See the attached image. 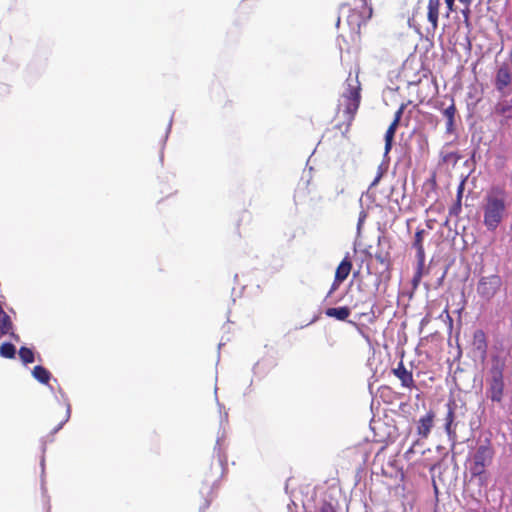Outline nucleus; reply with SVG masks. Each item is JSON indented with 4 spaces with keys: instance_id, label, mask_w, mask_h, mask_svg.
<instances>
[{
    "instance_id": "4",
    "label": "nucleus",
    "mask_w": 512,
    "mask_h": 512,
    "mask_svg": "<svg viewBox=\"0 0 512 512\" xmlns=\"http://www.w3.org/2000/svg\"><path fill=\"white\" fill-rule=\"evenodd\" d=\"M494 455L495 450L489 441L478 446L472 455L469 464V472L471 476L479 478L481 482H485L486 477L484 475L487 467L491 465Z\"/></svg>"
},
{
    "instance_id": "1",
    "label": "nucleus",
    "mask_w": 512,
    "mask_h": 512,
    "mask_svg": "<svg viewBox=\"0 0 512 512\" xmlns=\"http://www.w3.org/2000/svg\"><path fill=\"white\" fill-rule=\"evenodd\" d=\"M507 210V193L501 188H492L487 192L483 203V223L488 230L494 231L503 221Z\"/></svg>"
},
{
    "instance_id": "26",
    "label": "nucleus",
    "mask_w": 512,
    "mask_h": 512,
    "mask_svg": "<svg viewBox=\"0 0 512 512\" xmlns=\"http://www.w3.org/2000/svg\"><path fill=\"white\" fill-rule=\"evenodd\" d=\"M462 185L458 189V195H457V203L453 209L450 210V213L458 214V212L461 210V198H462Z\"/></svg>"
},
{
    "instance_id": "34",
    "label": "nucleus",
    "mask_w": 512,
    "mask_h": 512,
    "mask_svg": "<svg viewBox=\"0 0 512 512\" xmlns=\"http://www.w3.org/2000/svg\"><path fill=\"white\" fill-rule=\"evenodd\" d=\"M411 453H413V448H410L405 452V457L408 458L409 454Z\"/></svg>"
},
{
    "instance_id": "12",
    "label": "nucleus",
    "mask_w": 512,
    "mask_h": 512,
    "mask_svg": "<svg viewBox=\"0 0 512 512\" xmlns=\"http://www.w3.org/2000/svg\"><path fill=\"white\" fill-rule=\"evenodd\" d=\"M441 0H428L427 4V20L432 30L438 28Z\"/></svg>"
},
{
    "instance_id": "6",
    "label": "nucleus",
    "mask_w": 512,
    "mask_h": 512,
    "mask_svg": "<svg viewBox=\"0 0 512 512\" xmlns=\"http://www.w3.org/2000/svg\"><path fill=\"white\" fill-rule=\"evenodd\" d=\"M392 373L400 380L402 387L410 390L416 388L413 373L405 367L403 361H400L397 367L392 369Z\"/></svg>"
},
{
    "instance_id": "25",
    "label": "nucleus",
    "mask_w": 512,
    "mask_h": 512,
    "mask_svg": "<svg viewBox=\"0 0 512 512\" xmlns=\"http://www.w3.org/2000/svg\"><path fill=\"white\" fill-rule=\"evenodd\" d=\"M405 108H406V104L403 103V104L400 105V107L398 108V110L394 114V119H393L392 123H395L396 125H399Z\"/></svg>"
},
{
    "instance_id": "29",
    "label": "nucleus",
    "mask_w": 512,
    "mask_h": 512,
    "mask_svg": "<svg viewBox=\"0 0 512 512\" xmlns=\"http://www.w3.org/2000/svg\"><path fill=\"white\" fill-rule=\"evenodd\" d=\"M318 512H337L334 506L329 502H324Z\"/></svg>"
},
{
    "instance_id": "15",
    "label": "nucleus",
    "mask_w": 512,
    "mask_h": 512,
    "mask_svg": "<svg viewBox=\"0 0 512 512\" xmlns=\"http://www.w3.org/2000/svg\"><path fill=\"white\" fill-rule=\"evenodd\" d=\"M352 261L348 256L344 257V259L340 262L335 271V278L337 282H343L349 276L352 269Z\"/></svg>"
},
{
    "instance_id": "30",
    "label": "nucleus",
    "mask_w": 512,
    "mask_h": 512,
    "mask_svg": "<svg viewBox=\"0 0 512 512\" xmlns=\"http://www.w3.org/2000/svg\"><path fill=\"white\" fill-rule=\"evenodd\" d=\"M462 14L464 16V22H465L466 26L469 27L470 26V21H469L470 10H469V8L467 7L465 10H463Z\"/></svg>"
},
{
    "instance_id": "17",
    "label": "nucleus",
    "mask_w": 512,
    "mask_h": 512,
    "mask_svg": "<svg viewBox=\"0 0 512 512\" xmlns=\"http://www.w3.org/2000/svg\"><path fill=\"white\" fill-rule=\"evenodd\" d=\"M325 315L328 317L336 318L340 321H345L350 316V309L347 306L328 308L325 311Z\"/></svg>"
},
{
    "instance_id": "18",
    "label": "nucleus",
    "mask_w": 512,
    "mask_h": 512,
    "mask_svg": "<svg viewBox=\"0 0 512 512\" xmlns=\"http://www.w3.org/2000/svg\"><path fill=\"white\" fill-rule=\"evenodd\" d=\"M32 375L36 380H38L42 384H48L51 378V373L41 365H37L34 367Z\"/></svg>"
},
{
    "instance_id": "31",
    "label": "nucleus",
    "mask_w": 512,
    "mask_h": 512,
    "mask_svg": "<svg viewBox=\"0 0 512 512\" xmlns=\"http://www.w3.org/2000/svg\"><path fill=\"white\" fill-rule=\"evenodd\" d=\"M341 283L342 282H337L336 278H334V281L332 283V286L330 288L328 296H330L335 290H337Z\"/></svg>"
},
{
    "instance_id": "32",
    "label": "nucleus",
    "mask_w": 512,
    "mask_h": 512,
    "mask_svg": "<svg viewBox=\"0 0 512 512\" xmlns=\"http://www.w3.org/2000/svg\"><path fill=\"white\" fill-rule=\"evenodd\" d=\"M382 177V172H380L377 177L375 178V180L373 181V185L377 184L380 180V178Z\"/></svg>"
},
{
    "instance_id": "22",
    "label": "nucleus",
    "mask_w": 512,
    "mask_h": 512,
    "mask_svg": "<svg viewBox=\"0 0 512 512\" xmlns=\"http://www.w3.org/2000/svg\"><path fill=\"white\" fill-rule=\"evenodd\" d=\"M424 263L425 262H418L417 263V269L414 273V276L412 278V287L413 289H417V287L419 286L420 282H421V278H422V274H423V269H424Z\"/></svg>"
},
{
    "instance_id": "8",
    "label": "nucleus",
    "mask_w": 512,
    "mask_h": 512,
    "mask_svg": "<svg viewBox=\"0 0 512 512\" xmlns=\"http://www.w3.org/2000/svg\"><path fill=\"white\" fill-rule=\"evenodd\" d=\"M495 114L500 116V125L510 127L512 121V100L499 102L494 108Z\"/></svg>"
},
{
    "instance_id": "23",
    "label": "nucleus",
    "mask_w": 512,
    "mask_h": 512,
    "mask_svg": "<svg viewBox=\"0 0 512 512\" xmlns=\"http://www.w3.org/2000/svg\"><path fill=\"white\" fill-rule=\"evenodd\" d=\"M70 413H71L70 405L67 404L66 407H65V410H64V415L61 418V420H60L59 424L57 425V427L54 429V432H57L58 430H60L62 428V426L69 420Z\"/></svg>"
},
{
    "instance_id": "9",
    "label": "nucleus",
    "mask_w": 512,
    "mask_h": 512,
    "mask_svg": "<svg viewBox=\"0 0 512 512\" xmlns=\"http://www.w3.org/2000/svg\"><path fill=\"white\" fill-rule=\"evenodd\" d=\"M435 412L429 410L424 416H422L417 422V434L422 438H427L434 425Z\"/></svg>"
},
{
    "instance_id": "27",
    "label": "nucleus",
    "mask_w": 512,
    "mask_h": 512,
    "mask_svg": "<svg viewBox=\"0 0 512 512\" xmlns=\"http://www.w3.org/2000/svg\"><path fill=\"white\" fill-rule=\"evenodd\" d=\"M361 1L363 2L365 11L362 13V15L360 17L363 20L369 19L372 15V8L367 6L366 0H361Z\"/></svg>"
},
{
    "instance_id": "19",
    "label": "nucleus",
    "mask_w": 512,
    "mask_h": 512,
    "mask_svg": "<svg viewBox=\"0 0 512 512\" xmlns=\"http://www.w3.org/2000/svg\"><path fill=\"white\" fill-rule=\"evenodd\" d=\"M398 125L391 123L385 133V155L390 151Z\"/></svg>"
},
{
    "instance_id": "33",
    "label": "nucleus",
    "mask_w": 512,
    "mask_h": 512,
    "mask_svg": "<svg viewBox=\"0 0 512 512\" xmlns=\"http://www.w3.org/2000/svg\"><path fill=\"white\" fill-rule=\"evenodd\" d=\"M462 4L469 6L472 3V0H459Z\"/></svg>"
},
{
    "instance_id": "13",
    "label": "nucleus",
    "mask_w": 512,
    "mask_h": 512,
    "mask_svg": "<svg viewBox=\"0 0 512 512\" xmlns=\"http://www.w3.org/2000/svg\"><path fill=\"white\" fill-rule=\"evenodd\" d=\"M456 106L454 100H452L451 104L442 111L444 118L446 119V133L453 134L455 132V116H456Z\"/></svg>"
},
{
    "instance_id": "2",
    "label": "nucleus",
    "mask_w": 512,
    "mask_h": 512,
    "mask_svg": "<svg viewBox=\"0 0 512 512\" xmlns=\"http://www.w3.org/2000/svg\"><path fill=\"white\" fill-rule=\"evenodd\" d=\"M505 359L493 356L486 375V395L493 403H502L505 396Z\"/></svg>"
},
{
    "instance_id": "14",
    "label": "nucleus",
    "mask_w": 512,
    "mask_h": 512,
    "mask_svg": "<svg viewBox=\"0 0 512 512\" xmlns=\"http://www.w3.org/2000/svg\"><path fill=\"white\" fill-rule=\"evenodd\" d=\"M426 231L424 229H418L415 233L413 247L416 249V257L418 262H425V250L423 245V239Z\"/></svg>"
},
{
    "instance_id": "16",
    "label": "nucleus",
    "mask_w": 512,
    "mask_h": 512,
    "mask_svg": "<svg viewBox=\"0 0 512 512\" xmlns=\"http://www.w3.org/2000/svg\"><path fill=\"white\" fill-rule=\"evenodd\" d=\"M13 323L10 316L4 311L2 304L0 303V337L7 334L14 336Z\"/></svg>"
},
{
    "instance_id": "3",
    "label": "nucleus",
    "mask_w": 512,
    "mask_h": 512,
    "mask_svg": "<svg viewBox=\"0 0 512 512\" xmlns=\"http://www.w3.org/2000/svg\"><path fill=\"white\" fill-rule=\"evenodd\" d=\"M344 110L343 122L335 125L341 134L346 137L350 131L351 125L355 119V115L359 109L361 102V84L358 75L355 76L354 83L348 84L347 91L343 94Z\"/></svg>"
},
{
    "instance_id": "5",
    "label": "nucleus",
    "mask_w": 512,
    "mask_h": 512,
    "mask_svg": "<svg viewBox=\"0 0 512 512\" xmlns=\"http://www.w3.org/2000/svg\"><path fill=\"white\" fill-rule=\"evenodd\" d=\"M502 286V279L499 275L493 274L489 276H483L477 283L478 295L486 300L490 301L500 290Z\"/></svg>"
},
{
    "instance_id": "28",
    "label": "nucleus",
    "mask_w": 512,
    "mask_h": 512,
    "mask_svg": "<svg viewBox=\"0 0 512 512\" xmlns=\"http://www.w3.org/2000/svg\"><path fill=\"white\" fill-rule=\"evenodd\" d=\"M446 4V17H449L455 11V0H444Z\"/></svg>"
},
{
    "instance_id": "10",
    "label": "nucleus",
    "mask_w": 512,
    "mask_h": 512,
    "mask_svg": "<svg viewBox=\"0 0 512 512\" xmlns=\"http://www.w3.org/2000/svg\"><path fill=\"white\" fill-rule=\"evenodd\" d=\"M447 407V414L444 418L445 421V431L448 435L455 434L456 431V424H454L455 421V411L457 409V403L455 399L450 398L448 402L446 403Z\"/></svg>"
},
{
    "instance_id": "20",
    "label": "nucleus",
    "mask_w": 512,
    "mask_h": 512,
    "mask_svg": "<svg viewBox=\"0 0 512 512\" xmlns=\"http://www.w3.org/2000/svg\"><path fill=\"white\" fill-rule=\"evenodd\" d=\"M0 355L6 359H13L16 355V348L10 342H5L0 346Z\"/></svg>"
},
{
    "instance_id": "21",
    "label": "nucleus",
    "mask_w": 512,
    "mask_h": 512,
    "mask_svg": "<svg viewBox=\"0 0 512 512\" xmlns=\"http://www.w3.org/2000/svg\"><path fill=\"white\" fill-rule=\"evenodd\" d=\"M19 357L24 364H30L35 361L34 352L28 347H21L19 349Z\"/></svg>"
},
{
    "instance_id": "7",
    "label": "nucleus",
    "mask_w": 512,
    "mask_h": 512,
    "mask_svg": "<svg viewBox=\"0 0 512 512\" xmlns=\"http://www.w3.org/2000/svg\"><path fill=\"white\" fill-rule=\"evenodd\" d=\"M512 83V73L508 64L503 63L497 70L495 76V87L503 92Z\"/></svg>"
},
{
    "instance_id": "24",
    "label": "nucleus",
    "mask_w": 512,
    "mask_h": 512,
    "mask_svg": "<svg viewBox=\"0 0 512 512\" xmlns=\"http://www.w3.org/2000/svg\"><path fill=\"white\" fill-rule=\"evenodd\" d=\"M375 259L381 263L382 265H384V267L386 269L389 268L390 266V259H389V255L388 253H376L375 254Z\"/></svg>"
},
{
    "instance_id": "11",
    "label": "nucleus",
    "mask_w": 512,
    "mask_h": 512,
    "mask_svg": "<svg viewBox=\"0 0 512 512\" xmlns=\"http://www.w3.org/2000/svg\"><path fill=\"white\" fill-rule=\"evenodd\" d=\"M472 346L475 351H477L482 358H485L488 350V342L486 334L483 330L478 329L474 331L472 338Z\"/></svg>"
}]
</instances>
